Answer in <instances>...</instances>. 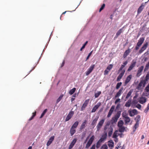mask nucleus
Segmentation results:
<instances>
[{
  "label": "nucleus",
  "instance_id": "nucleus-56",
  "mask_svg": "<svg viewBox=\"0 0 149 149\" xmlns=\"http://www.w3.org/2000/svg\"><path fill=\"white\" fill-rule=\"evenodd\" d=\"M135 64L136 62H135L131 64V70L133 68H134V67Z\"/></svg>",
  "mask_w": 149,
  "mask_h": 149
},
{
  "label": "nucleus",
  "instance_id": "nucleus-58",
  "mask_svg": "<svg viewBox=\"0 0 149 149\" xmlns=\"http://www.w3.org/2000/svg\"><path fill=\"white\" fill-rule=\"evenodd\" d=\"M139 109H140L141 108V105L139 104H138L136 107Z\"/></svg>",
  "mask_w": 149,
  "mask_h": 149
},
{
  "label": "nucleus",
  "instance_id": "nucleus-38",
  "mask_svg": "<svg viewBox=\"0 0 149 149\" xmlns=\"http://www.w3.org/2000/svg\"><path fill=\"white\" fill-rule=\"evenodd\" d=\"M113 67V65L112 64L109 65L107 68V70H109L110 71L111 70L112 68Z\"/></svg>",
  "mask_w": 149,
  "mask_h": 149
},
{
  "label": "nucleus",
  "instance_id": "nucleus-63",
  "mask_svg": "<svg viewBox=\"0 0 149 149\" xmlns=\"http://www.w3.org/2000/svg\"><path fill=\"white\" fill-rule=\"evenodd\" d=\"M140 47V46L139 45H138L137 44L136 46L135 47V49L136 50H137L139 48V47Z\"/></svg>",
  "mask_w": 149,
  "mask_h": 149
},
{
  "label": "nucleus",
  "instance_id": "nucleus-37",
  "mask_svg": "<svg viewBox=\"0 0 149 149\" xmlns=\"http://www.w3.org/2000/svg\"><path fill=\"white\" fill-rule=\"evenodd\" d=\"M36 111L34 112L33 113H32V116L29 119V120H32V119H33V118L34 117L36 116Z\"/></svg>",
  "mask_w": 149,
  "mask_h": 149
},
{
  "label": "nucleus",
  "instance_id": "nucleus-60",
  "mask_svg": "<svg viewBox=\"0 0 149 149\" xmlns=\"http://www.w3.org/2000/svg\"><path fill=\"white\" fill-rule=\"evenodd\" d=\"M90 149H95V144L93 145L90 148Z\"/></svg>",
  "mask_w": 149,
  "mask_h": 149
},
{
  "label": "nucleus",
  "instance_id": "nucleus-10",
  "mask_svg": "<svg viewBox=\"0 0 149 149\" xmlns=\"http://www.w3.org/2000/svg\"><path fill=\"white\" fill-rule=\"evenodd\" d=\"M101 105V103L100 102H98L97 103L96 105L92 109L91 112H94Z\"/></svg>",
  "mask_w": 149,
  "mask_h": 149
},
{
  "label": "nucleus",
  "instance_id": "nucleus-42",
  "mask_svg": "<svg viewBox=\"0 0 149 149\" xmlns=\"http://www.w3.org/2000/svg\"><path fill=\"white\" fill-rule=\"evenodd\" d=\"M105 6V5L104 3L103 4L102 6L101 7L100 9L99 12H100L104 8Z\"/></svg>",
  "mask_w": 149,
  "mask_h": 149
},
{
  "label": "nucleus",
  "instance_id": "nucleus-30",
  "mask_svg": "<svg viewBox=\"0 0 149 149\" xmlns=\"http://www.w3.org/2000/svg\"><path fill=\"white\" fill-rule=\"evenodd\" d=\"M64 96V95L63 94H61L58 98L56 100V103H58L62 99L63 97Z\"/></svg>",
  "mask_w": 149,
  "mask_h": 149
},
{
  "label": "nucleus",
  "instance_id": "nucleus-4",
  "mask_svg": "<svg viewBox=\"0 0 149 149\" xmlns=\"http://www.w3.org/2000/svg\"><path fill=\"white\" fill-rule=\"evenodd\" d=\"M105 121V119H103L101 120L98 123L96 126L97 130V131H99L101 128L103 124Z\"/></svg>",
  "mask_w": 149,
  "mask_h": 149
},
{
  "label": "nucleus",
  "instance_id": "nucleus-51",
  "mask_svg": "<svg viewBox=\"0 0 149 149\" xmlns=\"http://www.w3.org/2000/svg\"><path fill=\"white\" fill-rule=\"evenodd\" d=\"M93 51H91L88 54V56H87V58H86V61L87 60H88L89 58V57H90V56H91V55L92 54V52H93Z\"/></svg>",
  "mask_w": 149,
  "mask_h": 149
},
{
  "label": "nucleus",
  "instance_id": "nucleus-40",
  "mask_svg": "<svg viewBox=\"0 0 149 149\" xmlns=\"http://www.w3.org/2000/svg\"><path fill=\"white\" fill-rule=\"evenodd\" d=\"M101 91H99L97 93H95V98L98 97L101 94Z\"/></svg>",
  "mask_w": 149,
  "mask_h": 149
},
{
  "label": "nucleus",
  "instance_id": "nucleus-49",
  "mask_svg": "<svg viewBox=\"0 0 149 149\" xmlns=\"http://www.w3.org/2000/svg\"><path fill=\"white\" fill-rule=\"evenodd\" d=\"M130 96V91H129L127 94V96L126 97H125V100H127L128 97Z\"/></svg>",
  "mask_w": 149,
  "mask_h": 149
},
{
  "label": "nucleus",
  "instance_id": "nucleus-50",
  "mask_svg": "<svg viewBox=\"0 0 149 149\" xmlns=\"http://www.w3.org/2000/svg\"><path fill=\"white\" fill-rule=\"evenodd\" d=\"M109 126V124L108 123H107L104 128V131H107V127Z\"/></svg>",
  "mask_w": 149,
  "mask_h": 149
},
{
  "label": "nucleus",
  "instance_id": "nucleus-9",
  "mask_svg": "<svg viewBox=\"0 0 149 149\" xmlns=\"http://www.w3.org/2000/svg\"><path fill=\"white\" fill-rule=\"evenodd\" d=\"M107 131H104L103 134L102 135L101 137L99 140L103 142L107 139Z\"/></svg>",
  "mask_w": 149,
  "mask_h": 149
},
{
  "label": "nucleus",
  "instance_id": "nucleus-53",
  "mask_svg": "<svg viewBox=\"0 0 149 149\" xmlns=\"http://www.w3.org/2000/svg\"><path fill=\"white\" fill-rule=\"evenodd\" d=\"M76 94L75 93L72 96V97L71 99V102H72L73 101L75 100V98L74 97H76Z\"/></svg>",
  "mask_w": 149,
  "mask_h": 149
},
{
  "label": "nucleus",
  "instance_id": "nucleus-1",
  "mask_svg": "<svg viewBox=\"0 0 149 149\" xmlns=\"http://www.w3.org/2000/svg\"><path fill=\"white\" fill-rule=\"evenodd\" d=\"M140 119V115H138L135 118L134 120L136 122V123L133 128V133L136 131V128L138 127Z\"/></svg>",
  "mask_w": 149,
  "mask_h": 149
},
{
  "label": "nucleus",
  "instance_id": "nucleus-16",
  "mask_svg": "<svg viewBox=\"0 0 149 149\" xmlns=\"http://www.w3.org/2000/svg\"><path fill=\"white\" fill-rule=\"evenodd\" d=\"M125 72V70L122 71L119 74V75H118L117 78V81H120V80L122 78V77L123 76V74H124Z\"/></svg>",
  "mask_w": 149,
  "mask_h": 149
},
{
  "label": "nucleus",
  "instance_id": "nucleus-34",
  "mask_svg": "<svg viewBox=\"0 0 149 149\" xmlns=\"http://www.w3.org/2000/svg\"><path fill=\"white\" fill-rule=\"evenodd\" d=\"M125 106L127 107H129L130 106V99L128 100L125 104Z\"/></svg>",
  "mask_w": 149,
  "mask_h": 149
},
{
  "label": "nucleus",
  "instance_id": "nucleus-23",
  "mask_svg": "<svg viewBox=\"0 0 149 149\" xmlns=\"http://www.w3.org/2000/svg\"><path fill=\"white\" fill-rule=\"evenodd\" d=\"M79 122L78 121H76L72 125L71 127L76 129L77 127L79 125Z\"/></svg>",
  "mask_w": 149,
  "mask_h": 149
},
{
  "label": "nucleus",
  "instance_id": "nucleus-31",
  "mask_svg": "<svg viewBox=\"0 0 149 149\" xmlns=\"http://www.w3.org/2000/svg\"><path fill=\"white\" fill-rule=\"evenodd\" d=\"M98 118H95L92 121L91 125L93 126L95 125L97 121L98 120Z\"/></svg>",
  "mask_w": 149,
  "mask_h": 149
},
{
  "label": "nucleus",
  "instance_id": "nucleus-61",
  "mask_svg": "<svg viewBox=\"0 0 149 149\" xmlns=\"http://www.w3.org/2000/svg\"><path fill=\"white\" fill-rule=\"evenodd\" d=\"M90 149H95V144L93 145L90 148Z\"/></svg>",
  "mask_w": 149,
  "mask_h": 149
},
{
  "label": "nucleus",
  "instance_id": "nucleus-13",
  "mask_svg": "<svg viewBox=\"0 0 149 149\" xmlns=\"http://www.w3.org/2000/svg\"><path fill=\"white\" fill-rule=\"evenodd\" d=\"M54 136H52L49 139V140L47 143V146H49L52 143L54 140Z\"/></svg>",
  "mask_w": 149,
  "mask_h": 149
},
{
  "label": "nucleus",
  "instance_id": "nucleus-11",
  "mask_svg": "<svg viewBox=\"0 0 149 149\" xmlns=\"http://www.w3.org/2000/svg\"><path fill=\"white\" fill-rule=\"evenodd\" d=\"M143 68L144 66H141L139 68V69L136 74V76L137 77H139L141 75V73L142 72Z\"/></svg>",
  "mask_w": 149,
  "mask_h": 149
},
{
  "label": "nucleus",
  "instance_id": "nucleus-55",
  "mask_svg": "<svg viewBox=\"0 0 149 149\" xmlns=\"http://www.w3.org/2000/svg\"><path fill=\"white\" fill-rule=\"evenodd\" d=\"M109 147H112L113 146V142H111L110 144H108Z\"/></svg>",
  "mask_w": 149,
  "mask_h": 149
},
{
  "label": "nucleus",
  "instance_id": "nucleus-41",
  "mask_svg": "<svg viewBox=\"0 0 149 149\" xmlns=\"http://www.w3.org/2000/svg\"><path fill=\"white\" fill-rule=\"evenodd\" d=\"M122 29H121L118 31L117 32L116 34V36H118L120 35V33L122 32Z\"/></svg>",
  "mask_w": 149,
  "mask_h": 149
},
{
  "label": "nucleus",
  "instance_id": "nucleus-44",
  "mask_svg": "<svg viewBox=\"0 0 149 149\" xmlns=\"http://www.w3.org/2000/svg\"><path fill=\"white\" fill-rule=\"evenodd\" d=\"M130 119L129 117H127L125 118V121L126 123L129 122L130 121Z\"/></svg>",
  "mask_w": 149,
  "mask_h": 149
},
{
  "label": "nucleus",
  "instance_id": "nucleus-57",
  "mask_svg": "<svg viewBox=\"0 0 149 149\" xmlns=\"http://www.w3.org/2000/svg\"><path fill=\"white\" fill-rule=\"evenodd\" d=\"M124 67L125 65H122L119 70V72H120V71L122 70V69Z\"/></svg>",
  "mask_w": 149,
  "mask_h": 149
},
{
  "label": "nucleus",
  "instance_id": "nucleus-33",
  "mask_svg": "<svg viewBox=\"0 0 149 149\" xmlns=\"http://www.w3.org/2000/svg\"><path fill=\"white\" fill-rule=\"evenodd\" d=\"M119 127V130L120 132H124L125 130V128L123 126H122L121 127Z\"/></svg>",
  "mask_w": 149,
  "mask_h": 149
},
{
  "label": "nucleus",
  "instance_id": "nucleus-46",
  "mask_svg": "<svg viewBox=\"0 0 149 149\" xmlns=\"http://www.w3.org/2000/svg\"><path fill=\"white\" fill-rule=\"evenodd\" d=\"M145 90L147 92H149V83L145 88Z\"/></svg>",
  "mask_w": 149,
  "mask_h": 149
},
{
  "label": "nucleus",
  "instance_id": "nucleus-18",
  "mask_svg": "<svg viewBox=\"0 0 149 149\" xmlns=\"http://www.w3.org/2000/svg\"><path fill=\"white\" fill-rule=\"evenodd\" d=\"M123 90V88H121L119 91L117 93L116 95L115 96V98H116L117 97H119L120 96Z\"/></svg>",
  "mask_w": 149,
  "mask_h": 149
},
{
  "label": "nucleus",
  "instance_id": "nucleus-29",
  "mask_svg": "<svg viewBox=\"0 0 149 149\" xmlns=\"http://www.w3.org/2000/svg\"><path fill=\"white\" fill-rule=\"evenodd\" d=\"M124 123L123 120H120L119 121L118 123V127H121L123 126Z\"/></svg>",
  "mask_w": 149,
  "mask_h": 149
},
{
  "label": "nucleus",
  "instance_id": "nucleus-21",
  "mask_svg": "<svg viewBox=\"0 0 149 149\" xmlns=\"http://www.w3.org/2000/svg\"><path fill=\"white\" fill-rule=\"evenodd\" d=\"M138 114V111L136 109H133L131 110V117Z\"/></svg>",
  "mask_w": 149,
  "mask_h": 149
},
{
  "label": "nucleus",
  "instance_id": "nucleus-32",
  "mask_svg": "<svg viewBox=\"0 0 149 149\" xmlns=\"http://www.w3.org/2000/svg\"><path fill=\"white\" fill-rule=\"evenodd\" d=\"M118 130H116L115 131L113 134V138H116L118 136Z\"/></svg>",
  "mask_w": 149,
  "mask_h": 149
},
{
  "label": "nucleus",
  "instance_id": "nucleus-15",
  "mask_svg": "<svg viewBox=\"0 0 149 149\" xmlns=\"http://www.w3.org/2000/svg\"><path fill=\"white\" fill-rule=\"evenodd\" d=\"M108 135L109 137H110L112 134L113 129L112 127H110L108 129Z\"/></svg>",
  "mask_w": 149,
  "mask_h": 149
},
{
  "label": "nucleus",
  "instance_id": "nucleus-62",
  "mask_svg": "<svg viewBox=\"0 0 149 149\" xmlns=\"http://www.w3.org/2000/svg\"><path fill=\"white\" fill-rule=\"evenodd\" d=\"M120 102V99L119 98L117 99L115 101V104H117L118 102Z\"/></svg>",
  "mask_w": 149,
  "mask_h": 149
},
{
  "label": "nucleus",
  "instance_id": "nucleus-48",
  "mask_svg": "<svg viewBox=\"0 0 149 149\" xmlns=\"http://www.w3.org/2000/svg\"><path fill=\"white\" fill-rule=\"evenodd\" d=\"M149 110V103L148 104L147 107L145 109L144 112L145 113H146L148 112V111Z\"/></svg>",
  "mask_w": 149,
  "mask_h": 149
},
{
  "label": "nucleus",
  "instance_id": "nucleus-17",
  "mask_svg": "<svg viewBox=\"0 0 149 149\" xmlns=\"http://www.w3.org/2000/svg\"><path fill=\"white\" fill-rule=\"evenodd\" d=\"M76 129L72 127H71L70 131L71 136H72L76 132Z\"/></svg>",
  "mask_w": 149,
  "mask_h": 149
},
{
  "label": "nucleus",
  "instance_id": "nucleus-59",
  "mask_svg": "<svg viewBox=\"0 0 149 149\" xmlns=\"http://www.w3.org/2000/svg\"><path fill=\"white\" fill-rule=\"evenodd\" d=\"M122 116L123 117L125 118L127 117V115L125 113H123L122 114Z\"/></svg>",
  "mask_w": 149,
  "mask_h": 149
},
{
  "label": "nucleus",
  "instance_id": "nucleus-25",
  "mask_svg": "<svg viewBox=\"0 0 149 149\" xmlns=\"http://www.w3.org/2000/svg\"><path fill=\"white\" fill-rule=\"evenodd\" d=\"M143 84V81H141L137 87V89L138 90H140L141 89V87L142 86Z\"/></svg>",
  "mask_w": 149,
  "mask_h": 149
},
{
  "label": "nucleus",
  "instance_id": "nucleus-5",
  "mask_svg": "<svg viewBox=\"0 0 149 149\" xmlns=\"http://www.w3.org/2000/svg\"><path fill=\"white\" fill-rule=\"evenodd\" d=\"M95 67V64H93L91 65L90 68L88 69L86 72V75L87 76L88 75L92 72Z\"/></svg>",
  "mask_w": 149,
  "mask_h": 149
},
{
  "label": "nucleus",
  "instance_id": "nucleus-35",
  "mask_svg": "<svg viewBox=\"0 0 149 149\" xmlns=\"http://www.w3.org/2000/svg\"><path fill=\"white\" fill-rule=\"evenodd\" d=\"M47 109H45L44 110V111H43V112L41 114V115L40 117V118H42L45 115V113L47 112Z\"/></svg>",
  "mask_w": 149,
  "mask_h": 149
},
{
  "label": "nucleus",
  "instance_id": "nucleus-24",
  "mask_svg": "<svg viewBox=\"0 0 149 149\" xmlns=\"http://www.w3.org/2000/svg\"><path fill=\"white\" fill-rule=\"evenodd\" d=\"M130 75H129L128 77H127L126 79L125 80V86L130 81Z\"/></svg>",
  "mask_w": 149,
  "mask_h": 149
},
{
  "label": "nucleus",
  "instance_id": "nucleus-64",
  "mask_svg": "<svg viewBox=\"0 0 149 149\" xmlns=\"http://www.w3.org/2000/svg\"><path fill=\"white\" fill-rule=\"evenodd\" d=\"M64 64H65V61L63 60L61 64V67H63L64 65Z\"/></svg>",
  "mask_w": 149,
  "mask_h": 149
},
{
  "label": "nucleus",
  "instance_id": "nucleus-7",
  "mask_svg": "<svg viewBox=\"0 0 149 149\" xmlns=\"http://www.w3.org/2000/svg\"><path fill=\"white\" fill-rule=\"evenodd\" d=\"M147 2H146L145 3H142L141 5L139 7L137 10V13L138 14L140 13H141V11L144 8V7L145 5V4L147 3Z\"/></svg>",
  "mask_w": 149,
  "mask_h": 149
},
{
  "label": "nucleus",
  "instance_id": "nucleus-47",
  "mask_svg": "<svg viewBox=\"0 0 149 149\" xmlns=\"http://www.w3.org/2000/svg\"><path fill=\"white\" fill-rule=\"evenodd\" d=\"M144 79L148 81L149 79V72H148Z\"/></svg>",
  "mask_w": 149,
  "mask_h": 149
},
{
  "label": "nucleus",
  "instance_id": "nucleus-22",
  "mask_svg": "<svg viewBox=\"0 0 149 149\" xmlns=\"http://www.w3.org/2000/svg\"><path fill=\"white\" fill-rule=\"evenodd\" d=\"M87 123L86 120H85L84 122L82 123V124L81 125L80 129V130H82L84 129L85 127L86 124Z\"/></svg>",
  "mask_w": 149,
  "mask_h": 149
},
{
  "label": "nucleus",
  "instance_id": "nucleus-8",
  "mask_svg": "<svg viewBox=\"0 0 149 149\" xmlns=\"http://www.w3.org/2000/svg\"><path fill=\"white\" fill-rule=\"evenodd\" d=\"M89 99H88L86 100L83 104L82 106L81 107V110L82 111L84 110L86 107L87 106L89 102Z\"/></svg>",
  "mask_w": 149,
  "mask_h": 149
},
{
  "label": "nucleus",
  "instance_id": "nucleus-43",
  "mask_svg": "<svg viewBox=\"0 0 149 149\" xmlns=\"http://www.w3.org/2000/svg\"><path fill=\"white\" fill-rule=\"evenodd\" d=\"M108 146L106 144L103 145L101 148V149H108Z\"/></svg>",
  "mask_w": 149,
  "mask_h": 149
},
{
  "label": "nucleus",
  "instance_id": "nucleus-54",
  "mask_svg": "<svg viewBox=\"0 0 149 149\" xmlns=\"http://www.w3.org/2000/svg\"><path fill=\"white\" fill-rule=\"evenodd\" d=\"M144 50L145 49L143 48H142V47L139 51V54H141Z\"/></svg>",
  "mask_w": 149,
  "mask_h": 149
},
{
  "label": "nucleus",
  "instance_id": "nucleus-12",
  "mask_svg": "<svg viewBox=\"0 0 149 149\" xmlns=\"http://www.w3.org/2000/svg\"><path fill=\"white\" fill-rule=\"evenodd\" d=\"M115 109V106H112L110 109L109 111L108 114L107 115V117L108 118L112 114L113 111L114 109Z\"/></svg>",
  "mask_w": 149,
  "mask_h": 149
},
{
  "label": "nucleus",
  "instance_id": "nucleus-2",
  "mask_svg": "<svg viewBox=\"0 0 149 149\" xmlns=\"http://www.w3.org/2000/svg\"><path fill=\"white\" fill-rule=\"evenodd\" d=\"M95 138V136L94 135H92L90 137L86 145L85 148H86L88 149L89 148L93 141Z\"/></svg>",
  "mask_w": 149,
  "mask_h": 149
},
{
  "label": "nucleus",
  "instance_id": "nucleus-45",
  "mask_svg": "<svg viewBox=\"0 0 149 149\" xmlns=\"http://www.w3.org/2000/svg\"><path fill=\"white\" fill-rule=\"evenodd\" d=\"M148 45V43L147 42H146L142 47V48H143L145 50L147 48Z\"/></svg>",
  "mask_w": 149,
  "mask_h": 149
},
{
  "label": "nucleus",
  "instance_id": "nucleus-26",
  "mask_svg": "<svg viewBox=\"0 0 149 149\" xmlns=\"http://www.w3.org/2000/svg\"><path fill=\"white\" fill-rule=\"evenodd\" d=\"M130 52V51L129 49L126 50L123 56V57L124 58H126L127 56L129 54Z\"/></svg>",
  "mask_w": 149,
  "mask_h": 149
},
{
  "label": "nucleus",
  "instance_id": "nucleus-20",
  "mask_svg": "<svg viewBox=\"0 0 149 149\" xmlns=\"http://www.w3.org/2000/svg\"><path fill=\"white\" fill-rule=\"evenodd\" d=\"M144 40V38L142 37L140 38L138 40V42H137V44L139 46H141Z\"/></svg>",
  "mask_w": 149,
  "mask_h": 149
},
{
  "label": "nucleus",
  "instance_id": "nucleus-19",
  "mask_svg": "<svg viewBox=\"0 0 149 149\" xmlns=\"http://www.w3.org/2000/svg\"><path fill=\"white\" fill-rule=\"evenodd\" d=\"M146 102V98L145 97H141L140 98L139 102L141 104H143Z\"/></svg>",
  "mask_w": 149,
  "mask_h": 149
},
{
  "label": "nucleus",
  "instance_id": "nucleus-27",
  "mask_svg": "<svg viewBox=\"0 0 149 149\" xmlns=\"http://www.w3.org/2000/svg\"><path fill=\"white\" fill-rule=\"evenodd\" d=\"M102 141L99 140L96 143V147L97 148H99L101 146V143Z\"/></svg>",
  "mask_w": 149,
  "mask_h": 149
},
{
  "label": "nucleus",
  "instance_id": "nucleus-52",
  "mask_svg": "<svg viewBox=\"0 0 149 149\" xmlns=\"http://www.w3.org/2000/svg\"><path fill=\"white\" fill-rule=\"evenodd\" d=\"M109 71V70H107V69H106L104 71V75H107L108 74Z\"/></svg>",
  "mask_w": 149,
  "mask_h": 149
},
{
  "label": "nucleus",
  "instance_id": "nucleus-39",
  "mask_svg": "<svg viewBox=\"0 0 149 149\" xmlns=\"http://www.w3.org/2000/svg\"><path fill=\"white\" fill-rule=\"evenodd\" d=\"M122 84V83L121 82L118 83L116 85V89H118L121 86Z\"/></svg>",
  "mask_w": 149,
  "mask_h": 149
},
{
  "label": "nucleus",
  "instance_id": "nucleus-36",
  "mask_svg": "<svg viewBox=\"0 0 149 149\" xmlns=\"http://www.w3.org/2000/svg\"><path fill=\"white\" fill-rule=\"evenodd\" d=\"M36 111L34 112L33 113H32V116L29 119V120H32V119H33V118L34 117L36 116Z\"/></svg>",
  "mask_w": 149,
  "mask_h": 149
},
{
  "label": "nucleus",
  "instance_id": "nucleus-28",
  "mask_svg": "<svg viewBox=\"0 0 149 149\" xmlns=\"http://www.w3.org/2000/svg\"><path fill=\"white\" fill-rule=\"evenodd\" d=\"M76 90V88H74L69 91V93L70 95H72L75 92Z\"/></svg>",
  "mask_w": 149,
  "mask_h": 149
},
{
  "label": "nucleus",
  "instance_id": "nucleus-6",
  "mask_svg": "<svg viewBox=\"0 0 149 149\" xmlns=\"http://www.w3.org/2000/svg\"><path fill=\"white\" fill-rule=\"evenodd\" d=\"M74 114V112L73 111H70L65 119V121H68L73 116Z\"/></svg>",
  "mask_w": 149,
  "mask_h": 149
},
{
  "label": "nucleus",
  "instance_id": "nucleus-3",
  "mask_svg": "<svg viewBox=\"0 0 149 149\" xmlns=\"http://www.w3.org/2000/svg\"><path fill=\"white\" fill-rule=\"evenodd\" d=\"M120 111H118L115 116L112 117L111 120V123L112 124L116 123L117 122L118 118L120 116Z\"/></svg>",
  "mask_w": 149,
  "mask_h": 149
},
{
  "label": "nucleus",
  "instance_id": "nucleus-14",
  "mask_svg": "<svg viewBox=\"0 0 149 149\" xmlns=\"http://www.w3.org/2000/svg\"><path fill=\"white\" fill-rule=\"evenodd\" d=\"M77 141V139L76 138H75L73 140L70 145L68 149H71L73 147V146H74V144L76 143Z\"/></svg>",
  "mask_w": 149,
  "mask_h": 149
}]
</instances>
